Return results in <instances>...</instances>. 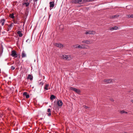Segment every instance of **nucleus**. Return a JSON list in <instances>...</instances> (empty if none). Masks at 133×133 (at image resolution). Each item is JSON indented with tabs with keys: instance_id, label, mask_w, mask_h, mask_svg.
Returning <instances> with one entry per match:
<instances>
[{
	"instance_id": "nucleus-29",
	"label": "nucleus",
	"mask_w": 133,
	"mask_h": 133,
	"mask_svg": "<svg viewBox=\"0 0 133 133\" xmlns=\"http://www.w3.org/2000/svg\"><path fill=\"white\" fill-rule=\"evenodd\" d=\"M39 84L42 85L43 84V82H41L39 83Z\"/></svg>"
},
{
	"instance_id": "nucleus-7",
	"label": "nucleus",
	"mask_w": 133,
	"mask_h": 133,
	"mask_svg": "<svg viewBox=\"0 0 133 133\" xmlns=\"http://www.w3.org/2000/svg\"><path fill=\"white\" fill-rule=\"evenodd\" d=\"M70 89H71L72 90H73L77 94H79L80 92V90H79L75 88H74L72 87H71L70 88Z\"/></svg>"
},
{
	"instance_id": "nucleus-15",
	"label": "nucleus",
	"mask_w": 133,
	"mask_h": 133,
	"mask_svg": "<svg viewBox=\"0 0 133 133\" xmlns=\"http://www.w3.org/2000/svg\"><path fill=\"white\" fill-rule=\"evenodd\" d=\"M49 84H46L45 86L44 89L46 90H48L49 89H50V88H49Z\"/></svg>"
},
{
	"instance_id": "nucleus-32",
	"label": "nucleus",
	"mask_w": 133,
	"mask_h": 133,
	"mask_svg": "<svg viewBox=\"0 0 133 133\" xmlns=\"http://www.w3.org/2000/svg\"><path fill=\"white\" fill-rule=\"evenodd\" d=\"M51 16V14H49V18H50V16Z\"/></svg>"
},
{
	"instance_id": "nucleus-11",
	"label": "nucleus",
	"mask_w": 133,
	"mask_h": 133,
	"mask_svg": "<svg viewBox=\"0 0 133 133\" xmlns=\"http://www.w3.org/2000/svg\"><path fill=\"white\" fill-rule=\"evenodd\" d=\"M104 82L107 83H111L112 82V80L111 79H105L104 80Z\"/></svg>"
},
{
	"instance_id": "nucleus-33",
	"label": "nucleus",
	"mask_w": 133,
	"mask_h": 133,
	"mask_svg": "<svg viewBox=\"0 0 133 133\" xmlns=\"http://www.w3.org/2000/svg\"><path fill=\"white\" fill-rule=\"evenodd\" d=\"M54 109H55V110H56V107H55V106H54Z\"/></svg>"
},
{
	"instance_id": "nucleus-16",
	"label": "nucleus",
	"mask_w": 133,
	"mask_h": 133,
	"mask_svg": "<svg viewBox=\"0 0 133 133\" xmlns=\"http://www.w3.org/2000/svg\"><path fill=\"white\" fill-rule=\"evenodd\" d=\"M23 95L24 96H25L26 97V98H28L29 97V95L28 94H27V92H25L23 93Z\"/></svg>"
},
{
	"instance_id": "nucleus-26",
	"label": "nucleus",
	"mask_w": 133,
	"mask_h": 133,
	"mask_svg": "<svg viewBox=\"0 0 133 133\" xmlns=\"http://www.w3.org/2000/svg\"><path fill=\"white\" fill-rule=\"evenodd\" d=\"M127 16L129 18H133V15H128Z\"/></svg>"
},
{
	"instance_id": "nucleus-22",
	"label": "nucleus",
	"mask_w": 133,
	"mask_h": 133,
	"mask_svg": "<svg viewBox=\"0 0 133 133\" xmlns=\"http://www.w3.org/2000/svg\"><path fill=\"white\" fill-rule=\"evenodd\" d=\"M55 96L53 95H52L50 97V99L51 100H53L55 98Z\"/></svg>"
},
{
	"instance_id": "nucleus-5",
	"label": "nucleus",
	"mask_w": 133,
	"mask_h": 133,
	"mask_svg": "<svg viewBox=\"0 0 133 133\" xmlns=\"http://www.w3.org/2000/svg\"><path fill=\"white\" fill-rule=\"evenodd\" d=\"M63 57L64 59H65L68 60H69L71 58L70 56H68L65 55H63Z\"/></svg>"
},
{
	"instance_id": "nucleus-31",
	"label": "nucleus",
	"mask_w": 133,
	"mask_h": 133,
	"mask_svg": "<svg viewBox=\"0 0 133 133\" xmlns=\"http://www.w3.org/2000/svg\"><path fill=\"white\" fill-rule=\"evenodd\" d=\"M9 30H10V29H9V28H8L7 30V31H9Z\"/></svg>"
},
{
	"instance_id": "nucleus-12",
	"label": "nucleus",
	"mask_w": 133,
	"mask_h": 133,
	"mask_svg": "<svg viewBox=\"0 0 133 133\" xmlns=\"http://www.w3.org/2000/svg\"><path fill=\"white\" fill-rule=\"evenodd\" d=\"M5 20L4 19H2L0 21V23H1V25L3 26L4 24V23Z\"/></svg>"
},
{
	"instance_id": "nucleus-27",
	"label": "nucleus",
	"mask_w": 133,
	"mask_h": 133,
	"mask_svg": "<svg viewBox=\"0 0 133 133\" xmlns=\"http://www.w3.org/2000/svg\"><path fill=\"white\" fill-rule=\"evenodd\" d=\"M15 69V67L14 66H11V69L12 70H14Z\"/></svg>"
},
{
	"instance_id": "nucleus-4",
	"label": "nucleus",
	"mask_w": 133,
	"mask_h": 133,
	"mask_svg": "<svg viewBox=\"0 0 133 133\" xmlns=\"http://www.w3.org/2000/svg\"><path fill=\"white\" fill-rule=\"evenodd\" d=\"M11 55L13 57L16 58L17 56V54L16 51L15 50H12L11 51Z\"/></svg>"
},
{
	"instance_id": "nucleus-13",
	"label": "nucleus",
	"mask_w": 133,
	"mask_h": 133,
	"mask_svg": "<svg viewBox=\"0 0 133 133\" xmlns=\"http://www.w3.org/2000/svg\"><path fill=\"white\" fill-rule=\"evenodd\" d=\"M26 55L24 51H23L22 55V58L26 57Z\"/></svg>"
},
{
	"instance_id": "nucleus-10",
	"label": "nucleus",
	"mask_w": 133,
	"mask_h": 133,
	"mask_svg": "<svg viewBox=\"0 0 133 133\" xmlns=\"http://www.w3.org/2000/svg\"><path fill=\"white\" fill-rule=\"evenodd\" d=\"M49 4L50 8H53L54 6L55 2L54 1L50 2L49 3Z\"/></svg>"
},
{
	"instance_id": "nucleus-20",
	"label": "nucleus",
	"mask_w": 133,
	"mask_h": 133,
	"mask_svg": "<svg viewBox=\"0 0 133 133\" xmlns=\"http://www.w3.org/2000/svg\"><path fill=\"white\" fill-rule=\"evenodd\" d=\"M47 112H49V113L48 114V116H51V110L50 109H48L47 110Z\"/></svg>"
},
{
	"instance_id": "nucleus-3",
	"label": "nucleus",
	"mask_w": 133,
	"mask_h": 133,
	"mask_svg": "<svg viewBox=\"0 0 133 133\" xmlns=\"http://www.w3.org/2000/svg\"><path fill=\"white\" fill-rule=\"evenodd\" d=\"M82 42L83 43L88 44H91L92 43V41L90 39L83 40L82 41Z\"/></svg>"
},
{
	"instance_id": "nucleus-18",
	"label": "nucleus",
	"mask_w": 133,
	"mask_h": 133,
	"mask_svg": "<svg viewBox=\"0 0 133 133\" xmlns=\"http://www.w3.org/2000/svg\"><path fill=\"white\" fill-rule=\"evenodd\" d=\"M14 25V23H11V24L10 25H8V27H9V28L10 29V30H11V28H12Z\"/></svg>"
},
{
	"instance_id": "nucleus-24",
	"label": "nucleus",
	"mask_w": 133,
	"mask_h": 133,
	"mask_svg": "<svg viewBox=\"0 0 133 133\" xmlns=\"http://www.w3.org/2000/svg\"><path fill=\"white\" fill-rule=\"evenodd\" d=\"M120 113L121 114H123L124 113H125L126 114H128V112L125 111L124 110L121 111H120Z\"/></svg>"
},
{
	"instance_id": "nucleus-17",
	"label": "nucleus",
	"mask_w": 133,
	"mask_h": 133,
	"mask_svg": "<svg viewBox=\"0 0 133 133\" xmlns=\"http://www.w3.org/2000/svg\"><path fill=\"white\" fill-rule=\"evenodd\" d=\"M17 33L19 37H21L23 36V34L21 31H18L17 32Z\"/></svg>"
},
{
	"instance_id": "nucleus-6",
	"label": "nucleus",
	"mask_w": 133,
	"mask_h": 133,
	"mask_svg": "<svg viewBox=\"0 0 133 133\" xmlns=\"http://www.w3.org/2000/svg\"><path fill=\"white\" fill-rule=\"evenodd\" d=\"M95 31L91 30H88L86 31L85 34L86 35L93 34H95Z\"/></svg>"
},
{
	"instance_id": "nucleus-2",
	"label": "nucleus",
	"mask_w": 133,
	"mask_h": 133,
	"mask_svg": "<svg viewBox=\"0 0 133 133\" xmlns=\"http://www.w3.org/2000/svg\"><path fill=\"white\" fill-rule=\"evenodd\" d=\"M85 44L79 45L78 44H76L74 45V47L75 48H79L81 49H83L85 48Z\"/></svg>"
},
{
	"instance_id": "nucleus-19",
	"label": "nucleus",
	"mask_w": 133,
	"mask_h": 133,
	"mask_svg": "<svg viewBox=\"0 0 133 133\" xmlns=\"http://www.w3.org/2000/svg\"><path fill=\"white\" fill-rule=\"evenodd\" d=\"M118 28V27L116 26H114L110 28V30H117Z\"/></svg>"
},
{
	"instance_id": "nucleus-36",
	"label": "nucleus",
	"mask_w": 133,
	"mask_h": 133,
	"mask_svg": "<svg viewBox=\"0 0 133 133\" xmlns=\"http://www.w3.org/2000/svg\"><path fill=\"white\" fill-rule=\"evenodd\" d=\"M124 133H128L126 132H124Z\"/></svg>"
},
{
	"instance_id": "nucleus-34",
	"label": "nucleus",
	"mask_w": 133,
	"mask_h": 133,
	"mask_svg": "<svg viewBox=\"0 0 133 133\" xmlns=\"http://www.w3.org/2000/svg\"><path fill=\"white\" fill-rule=\"evenodd\" d=\"M131 102L132 103H133V100H131Z\"/></svg>"
},
{
	"instance_id": "nucleus-23",
	"label": "nucleus",
	"mask_w": 133,
	"mask_h": 133,
	"mask_svg": "<svg viewBox=\"0 0 133 133\" xmlns=\"http://www.w3.org/2000/svg\"><path fill=\"white\" fill-rule=\"evenodd\" d=\"M14 13H12L11 14L9 15V17L12 19H13L14 18Z\"/></svg>"
},
{
	"instance_id": "nucleus-25",
	"label": "nucleus",
	"mask_w": 133,
	"mask_h": 133,
	"mask_svg": "<svg viewBox=\"0 0 133 133\" xmlns=\"http://www.w3.org/2000/svg\"><path fill=\"white\" fill-rule=\"evenodd\" d=\"M29 3L28 2H27V3L25 2L23 3V5H25L26 6H29Z\"/></svg>"
},
{
	"instance_id": "nucleus-1",
	"label": "nucleus",
	"mask_w": 133,
	"mask_h": 133,
	"mask_svg": "<svg viewBox=\"0 0 133 133\" xmlns=\"http://www.w3.org/2000/svg\"><path fill=\"white\" fill-rule=\"evenodd\" d=\"M92 1H71L70 2L75 4H81L83 2H89Z\"/></svg>"
},
{
	"instance_id": "nucleus-30",
	"label": "nucleus",
	"mask_w": 133,
	"mask_h": 133,
	"mask_svg": "<svg viewBox=\"0 0 133 133\" xmlns=\"http://www.w3.org/2000/svg\"><path fill=\"white\" fill-rule=\"evenodd\" d=\"M84 108L85 109H87L88 108V107L87 106L85 105L84 106Z\"/></svg>"
},
{
	"instance_id": "nucleus-35",
	"label": "nucleus",
	"mask_w": 133,
	"mask_h": 133,
	"mask_svg": "<svg viewBox=\"0 0 133 133\" xmlns=\"http://www.w3.org/2000/svg\"><path fill=\"white\" fill-rule=\"evenodd\" d=\"M112 101H114V100L113 99L111 100Z\"/></svg>"
},
{
	"instance_id": "nucleus-14",
	"label": "nucleus",
	"mask_w": 133,
	"mask_h": 133,
	"mask_svg": "<svg viewBox=\"0 0 133 133\" xmlns=\"http://www.w3.org/2000/svg\"><path fill=\"white\" fill-rule=\"evenodd\" d=\"M32 79L33 77L31 75L29 74L28 75V76L27 78V79H29L31 81L32 80Z\"/></svg>"
},
{
	"instance_id": "nucleus-28",
	"label": "nucleus",
	"mask_w": 133,
	"mask_h": 133,
	"mask_svg": "<svg viewBox=\"0 0 133 133\" xmlns=\"http://www.w3.org/2000/svg\"><path fill=\"white\" fill-rule=\"evenodd\" d=\"M13 22H14V23L15 24H17V21L15 20H13Z\"/></svg>"
},
{
	"instance_id": "nucleus-21",
	"label": "nucleus",
	"mask_w": 133,
	"mask_h": 133,
	"mask_svg": "<svg viewBox=\"0 0 133 133\" xmlns=\"http://www.w3.org/2000/svg\"><path fill=\"white\" fill-rule=\"evenodd\" d=\"M119 15H114L113 16H111V18H116L118 17H119Z\"/></svg>"
},
{
	"instance_id": "nucleus-9",
	"label": "nucleus",
	"mask_w": 133,
	"mask_h": 133,
	"mask_svg": "<svg viewBox=\"0 0 133 133\" xmlns=\"http://www.w3.org/2000/svg\"><path fill=\"white\" fill-rule=\"evenodd\" d=\"M57 104L58 106L61 107L63 103L62 101L59 100L57 101Z\"/></svg>"
},
{
	"instance_id": "nucleus-8",
	"label": "nucleus",
	"mask_w": 133,
	"mask_h": 133,
	"mask_svg": "<svg viewBox=\"0 0 133 133\" xmlns=\"http://www.w3.org/2000/svg\"><path fill=\"white\" fill-rule=\"evenodd\" d=\"M55 45L57 47L61 48H63V45L61 43H56L55 44Z\"/></svg>"
}]
</instances>
